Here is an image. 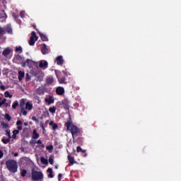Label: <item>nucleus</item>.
Segmentation results:
<instances>
[{"instance_id": "f257e3e1", "label": "nucleus", "mask_w": 181, "mask_h": 181, "mask_svg": "<svg viewBox=\"0 0 181 181\" xmlns=\"http://www.w3.org/2000/svg\"><path fill=\"white\" fill-rule=\"evenodd\" d=\"M65 127H66V131H70L73 138H74L75 135H77V134H80V129L74 125L71 120L66 122Z\"/></svg>"}, {"instance_id": "f03ea898", "label": "nucleus", "mask_w": 181, "mask_h": 181, "mask_svg": "<svg viewBox=\"0 0 181 181\" xmlns=\"http://www.w3.org/2000/svg\"><path fill=\"white\" fill-rule=\"evenodd\" d=\"M6 166L11 173L18 172V162L15 160L9 159L6 161Z\"/></svg>"}, {"instance_id": "7ed1b4c3", "label": "nucleus", "mask_w": 181, "mask_h": 181, "mask_svg": "<svg viewBox=\"0 0 181 181\" xmlns=\"http://www.w3.org/2000/svg\"><path fill=\"white\" fill-rule=\"evenodd\" d=\"M43 173L42 171H36L35 169L31 170V179L33 181H43Z\"/></svg>"}, {"instance_id": "20e7f679", "label": "nucleus", "mask_w": 181, "mask_h": 181, "mask_svg": "<svg viewBox=\"0 0 181 181\" xmlns=\"http://www.w3.org/2000/svg\"><path fill=\"white\" fill-rule=\"evenodd\" d=\"M62 105L64 110H70V102L69 101V100L64 99L62 101Z\"/></svg>"}, {"instance_id": "39448f33", "label": "nucleus", "mask_w": 181, "mask_h": 181, "mask_svg": "<svg viewBox=\"0 0 181 181\" xmlns=\"http://www.w3.org/2000/svg\"><path fill=\"white\" fill-rule=\"evenodd\" d=\"M55 73L59 84H67L66 76H63L62 78H59V75H57V72L56 71H55Z\"/></svg>"}, {"instance_id": "423d86ee", "label": "nucleus", "mask_w": 181, "mask_h": 181, "mask_svg": "<svg viewBox=\"0 0 181 181\" xmlns=\"http://www.w3.org/2000/svg\"><path fill=\"white\" fill-rule=\"evenodd\" d=\"M41 52H42V54H49V49L47 48V45H46V44L42 45Z\"/></svg>"}, {"instance_id": "0eeeda50", "label": "nucleus", "mask_w": 181, "mask_h": 181, "mask_svg": "<svg viewBox=\"0 0 181 181\" xmlns=\"http://www.w3.org/2000/svg\"><path fill=\"white\" fill-rule=\"evenodd\" d=\"M56 93L57 95H63V94H64V88L62 86L57 87L56 89Z\"/></svg>"}, {"instance_id": "6e6552de", "label": "nucleus", "mask_w": 181, "mask_h": 181, "mask_svg": "<svg viewBox=\"0 0 181 181\" xmlns=\"http://www.w3.org/2000/svg\"><path fill=\"white\" fill-rule=\"evenodd\" d=\"M56 62H57V64H58V66L63 65V64L64 63V60H63V56H58L56 58Z\"/></svg>"}, {"instance_id": "1a4fd4ad", "label": "nucleus", "mask_w": 181, "mask_h": 181, "mask_svg": "<svg viewBox=\"0 0 181 181\" xmlns=\"http://www.w3.org/2000/svg\"><path fill=\"white\" fill-rule=\"evenodd\" d=\"M48 66L49 64L47 61H40L39 64V67H40V69H47Z\"/></svg>"}, {"instance_id": "9d476101", "label": "nucleus", "mask_w": 181, "mask_h": 181, "mask_svg": "<svg viewBox=\"0 0 181 181\" xmlns=\"http://www.w3.org/2000/svg\"><path fill=\"white\" fill-rule=\"evenodd\" d=\"M40 136V135L39 134V133H37V131L36 130V129H33L32 139H38Z\"/></svg>"}, {"instance_id": "9b49d317", "label": "nucleus", "mask_w": 181, "mask_h": 181, "mask_svg": "<svg viewBox=\"0 0 181 181\" xmlns=\"http://www.w3.org/2000/svg\"><path fill=\"white\" fill-rule=\"evenodd\" d=\"M45 103H47L48 105H50V104L54 103V99H53V97L49 96L48 98H45Z\"/></svg>"}, {"instance_id": "f8f14e48", "label": "nucleus", "mask_w": 181, "mask_h": 181, "mask_svg": "<svg viewBox=\"0 0 181 181\" xmlns=\"http://www.w3.org/2000/svg\"><path fill=\"white\" fill-rule=\"evenodd\" d=\"M5 32L7 33H9L10 35H12L13 31H12V25L11 24H8L6 28H5Z\"/></svg>"}, {"instance_id": "ddd939ff", "label": "nucleus", "mask_w": 181, "mask_h": 181, "mask_svg": "<svg viewBox=\"0 0 181 181\" xmlns=\"http://www.w3.org/2000/svg\"><path fill=\"white\" fill-rule=\"evenodd\" d=\"M76 151L78 153L81 152L82 153H85L83 155L84 158H86V156H87V153H86V150H83V148H81V147L80 146H78L76 147Z\"/></svg>"}, {"instance_id": "4468645a", "label": "nucleus", "mask_w": 181, "mask_h": 181, "mask_svg": "<svg viewBox=\"0 0 181 181\" xmlns=\"http://www.w3.org/2000/svg\"><path fill=\"white\" fill-rule=\"evenodd\" d=\"M47 172V173H49L48 177H49L50 179H53V177H54V175H53V169L52 168H49Z\"/></svg>"}, {"instance_id": "2eb2a0df", "label": "nucleus", "mask_w": 181, "mask_h": 181, "mask_svg": "<svg viewBox=\"0 0 181 181\" xmlns=\"http://www.w3.org/2000/svg\"><path fill=\"white\" fill-rule=\"evenodd\" d=\"M39 35L42 42H49V38H47V36H46V35L41 33H39Z\"/></svg>"}, {"instance_id": "dca6fc26", "label": "nucleus", "mask_w": 181, "mask_h": 181, "mask_svg": "<svg viewBox=\"0 0 181 181\" xmlns=\"http://www.w3.org/2000/svg\"><path fill=\"white\" fill-rule=\"evenodd\" d=\"M25 77V72L22 71H18V80L19 81H22L23 80V78Z\"/></svg>"}, {"instance_id": "f3484780", "label": "nucleus", "mask_w": 181, "mask_h": 181, "mask_svg": "<svg viewBox=\"0 0 181 181\" xmlns=\"http://www.w3.org/2000/svg\"><path fill=\"white\" fill-rule=\"evenodd\" d=\"M25 109L31 111V110H33V105L29 102H27L25 103Z\"/></svg>"}, {"instance_id": "a211bd4d", "label": "nucleus", "mask_w": 181, "mask_h": 181, "mask_svg": "<svg viewBox=\"0 0 181 181\" xmlns=\"http://www.w3.org/2000/svg\"><path fill=\"white\" fill-rule=\"evenodd\" d=\"M8 18V16L6 15V13H5V11H2V13H1L0 19H3V21H6Z\"/></svg>"}, {"instance_id": "6ab92c4d", "label": "nucleus", "mask_w": 181, "mask_h": 181, "mask_svg": "<svg viewBox=\"0 0 181 181\" xmlns=\"http://www.w3.org/2000/svg\"><path fill=\"white\" fill-rule=\"evenodd\" d=\"M49 125L50 127H52V129H54V131H56V129H57L58 126L57 124L54 123L53 121H51L49 122Z\"/></svg>"}, {"instance_id": "aec40b11", "label": "nucleus", "mask_w": 181, "mask_h": 181, "mask_svg": "<svg viewBox=\"0 0 181 181\" xmlns=\"http://www.w3.org/2000/svg\"><path fill=\"white\" fill-rule=\"evenodd\" d=\"M30 144L31 145H36V144H38L39 145L42 144V140L39 139L37 141H36V140H30Z\"/></svg>"}, {"instance_id": "412c9836", "label": "nucleus", "mask_w": 181, "mask_h": 181, "mask_svg": "<svg viewBox=\"0 0 181 181\" xmlns=\"http://www.w3.org/2000/svg\"><path fill=\"white\" fill-rule=\"evenodd\" d=\"M10 54H11V49L9 48L5 49L2 53L3 56H4V57H6V56L9 55Z\"/></svg>"}, {"instance_id": "4be33fe9", "label": "nucleus", "mask_w": 181, "mask_h": 181, "mask_svg": "<svg viewBox=\"0 0 181 181\" xmlns=\"http://www.w3.org/2000/svg\"><path fill=\"white\" fill-rule=\"evenodd\" d=\"M68 160L71 165H74L76 163V161L74 160V157L70 156V155L68 156Z\"/></svg>"}, {"instance_id": "5701e85b", "label": "nucleus", "mask_w": 181, "mask_h": 181, "mask_svg": "<svg viewBox=\"0 0 181 181\" xmlns=\"http://www.w3.org/2000/svg\"><path fill=\"white\" fill-rule=\"evenodd\" d=\"M54 81V79L53 78L49 77L46 78V83L48 86H49V84H52Z\"/></svg>"}, {"instance_id": "b1692460", "label": "nucleus", "mask_w": 181, "mask_h": 181, "mask_svg": "<svg viewBox=\"0 0 181 181\" xmlns=\"http://www.w3.org/2000/svg\"><path fill=\"white\" fill-rule=\"evenodd\" d=\"M1 142H3V144H4V145H6L7 144H9V142H11V139H9V138L5 139V137H3L1 139Z\"/></svg>"}, {"instance_id": "393cba45", "label": "nucleus", "mask_w": 181, "mask_h": 181, "mask_svg": "<svg viewBox=\"0 0 181 181\" xmlns=\"http://www.w3.org/2000/svg\"><path fill=\"white\" fill-rule=\"evenodd\" d=\"M35 38H33V37H30L29 40L30 46H35Z\"/></svg>"}, {"instance_id": "a878e982", "label": "nucleus", "mask_w": 181, "mask_h": 181, "mask_svg": "<svg viewBox=\"0 0 181 181\" xmlns=\"http://www.w3.org/2000/svg\"><path fill=\"white\" fill-rule=\"evenodd\" d=\"M26 63H27V66L28 67L30 68L32 67V65L33 64V61H32V59H26Z\"/></svg>"}, {"instance_id": "bb28decb", "label": "nucleus", "mask_w": 181, "mask_h": 181, "mask_svg": "<svg viewBox=\"0 0 181 181\" xmlns=\"http://www.w3.org/2000/svg\"><path fill=\"white\" fill-rule=\"evenodd\" d=\"M26 175H28V170L23 169V170H21V175L22 177H25V176H26Z\"/></svg>"}, {"instance_id": "cd10ccee", "label": "nucleus", "mask_w": 181, "mask_h": 181, "mask_svg": "<svg viewBox=\"0 0 181 181\" xmlns=\"http://www.w3.org/2000/svg\"><path fill=\"white\" fill-rule=\"evenodd\" d=\"M19 107V102H18V100H16L12 105V108L13 110H16V107Z\"/></svg>"}, {"instance_id": "c85d7f7f", "label": "nucleus", "mask_w": 181, "mask_h": 181, "mask_svg": "<svg viewBox=\"0 0 181 181\" xmlns=\"http://www.w3.org/2000/svg\"><path fill=\"white\" fill-rule=\"evenodd\" d=\"M40 160L43 165H47V163H49V161L45 157H41Z\"/></svg>"}, {"instance_id": "c756f323", "label": "nucleus", "mask_w": 181, "mask_h": 181, "mask_svg": "<svg viewBox=\"0 0 181 181\" xmlns=\"http://www.w3.org/2000/svg\"><path fill=\"white\" fill-rule=\"evenodd\" d=\"M25 104H26L25 102V99H21L20 100V108H25Z\"/></svg>"}, {"instance_id": "7c9ffc66", "label": "nucleus", "mask_w": 181, "mask_h": 181, "mask_svg": "<svg viewBox=\"0 0 181 181\" xmlns=\"http://www.w3.org/2000/svg\"><path fill=\"white\" fill-rule=\"evenodd\" d=\"M56 110H57L56 106H53V107L49 108V112H52V114H55Z\"/></svg>"}, {"instance_id": "2f4dec72", "label": "nucleus", "mask_w": 181, "mask_h": 181, "mask_svg": "<svg viewBox=\"0 0 181 181\" xmlns=\"http://www.w3.org/2000/svg\"><path fill=\"white\" fill-rule=\"evenodd\" d=\"M4 97H6V98H12V95L7 90L4 93Z\"/></svg>"}, {"instance_id": "473e14b6", "label": "nucleus", "mask_w": 181, "mask_h": 181, "mask_svg": "<svg viewBox=\"0 0 181 181\" xmlns=\"http://www.w3.org/2000/svg\"><path fill=\"white\" fill-rule=\"evenodd\" d=\"M14 59L17 60V62H21V60H22V56L19 54L15 55Z\"/></svg>"}, {"instance_id": "72a5a7b5", "label": "nucleus", "mask_w": 181, "mask_h": 181, "mask_svg": "<svg viewBox=\"0 0 181 181\" xmlns=\"http://www.w3.org/2000/svg\"><path fill=\"white\" fill-rule=\"evenodd\" d=\"M21 113L23 114V115H28V111L25 110V107L21 108Z\"/></svg>"}, {"instance_id": "f704fd0d", "label": "nucleus", "mask_w": 181, "mask_h": 181, "mask_svg": "<svg viewBox=\"0 0 181 181\" xmlns=\"http://www.w3.org/2000/svg\"><path fill=\"white\" fill-rule=\"evenodd\" d=\"M5 118L6 119H7V121L9 122H11V120L12 119V117H11V115H9V114L6 113L5 115Z\"/></svg>"}, {"instance_id": "c9c22d12", "label": "nucleus", "mask_w": 181, "mask_h": 181, "mask_svg": "<svg viewBox=\"0 0 181 181\" xmlns=\"http://www.w3.org/2000/svg\"><path fill=\"white\" fill-rule=\"evenodd\" d=\"M1 126L4 129H6V128H9V124L8 123L3 122L1 123Z\"/></svg>"}, {"instance_id": "e433bc0d", "label": "nucleus", "mask_w": 181, "mask_h": 181, "mask_svg": "<svg viewBox=\"0 0 181 181\" xmlns=\"http://www.w3.org/2000/svg\"><path fill=\"white\" fill-rule=\"evenodd\" d=\"M6 135L7 136H8L9 139L12 138V136H11V130L10 129L6 130Z\"/></svg>"}, {"instance_id": "4c0bfd02", "label": "nucleus", "mask_w": 181, "mask_h": 181, "mask_svg": "<svg viewBox=\"0 0 181 181\" xmlns=\"http://www.w3.org/2000/svg\"><path fill=\"white\" fill-rule=\"evenodd\" d=\"M31 35H32L31 37H33L34 39L35 37V40H37V37L36 36V33L35 31H33L31 33Z\"/></svg>"}, {"instance_id": "58836bf2", "label": "nucleus", "mask_w": 181, "mask_h": 181, "mask_svg": "<svg viewBox=\"0 0 181 181\" xmlns=\"http://www.w3.org/2000/svg\"><path fill=\"white\" fill-rule=\"evenodd\" d=\"M5 33V28L0 26V35H4Z\"/></svg>"}, {"instance_id": "ea45409f", "label": "nucleus", "mask_w": 181, "mask_h": 181, "mask_svg": "<svg viewBox=\"0 0 181 181\" xmlns=\"http://www.w3.org/2000/svg\"><path fill=\"white\" fill-rule=\"evenodd\" d=\"M72 88L74 90H75L76 91H78V90H80V87L76 86V85H72Z\"/></svg>"}, {"instance_id": "a19ab883", "label": "nucleus", "mask_w": 181, "mask_h": 181, "mask_svg": "<svg viewBox=\"0 0 181 181\" xmlns=\"http://www.w3.org/2000/svg\"><path fill=\"white\" fill-rule=\"evenodd\" d=\"M22 47L21 46L16 47V52H21L22 53Z\"/></svg>"}, {"instance_id": "79ce46f5", "label": "nucleus", "mask_w": 181, "mask_h": 181, "mask_svg": "<svg viewBox=\"0 0 181 181\" xmlns=\"http://www.w3.org/2000/svg\"><path fill=\"white\" fill-rule=\"evenodd\" d=\"M47 151H52L53 150V145H49L46 147Z\"/></svg>"}, {"instance_id": "37998d69", "label": "nucleus", "mask_w": 181, "mask_h": 181, "mask_svg": "<svg viewBox=\"0 0 181 181\" xmlns=\"http://www.w3.org/2000/svg\"><path fill=\"white\" fill-rule=\"evenodd\" d=\"M40 128H42V131H46V129H45V124L43 122H41L40 124Z\"/></svg>"}, {"instance_id": "c03bdc74", "label": "nucleus", "mask_w": 181, "mask_h": 181, "mask_svg": "<svg viewBox=\"0 0 181 181\" xmlns=\"http://www.w3.org/2000/svg\"><path fill=\"white\" fill-rule=\"evenodd\" d=\"M13 18L14 19H18V18H19V15L15 13H13V15H12Z\"/></svg>"}, {"instance_id": "a18cd8bd", "label": "nucleus", "mask_w": 181, "mask_h": 181, "mask_svg": "<svg viewBox=\"0 0 181 181\" xmlns=\"http://www.w3.org/2000/svg\"><path fill=\"white\" fill-rule=\"evenodd\" d=\"M33 121H35V122H39V119L36 117V116H33L32 117Z\"/></svg>"}, {"instance_id": "49530a36", "label": "nucleus", "mask_w": 181, "mask_h": 181, "mask_svg": "<svg viewBox=\"0 0 181 181\" xmlns=\"http://www.w3.org/2000/svg\"><path fill=\"white\" fill-rule=\"evenodd\" d=\"M49 162L50 165H53V163H54V160L52 158H49Z\"/></svg>"}, {"instance_id": "de8ad7c7", "label": "nucleus", "mask_w": 181, "mask_h": 181, "mask_svg": "<svg viewBox=\"0 0 181 181\" xmlns=\"http://www.w3.org/2000/svg\"><path fill=\"white\" fill-rule=\"evenodd\" d=\"M23 123L21 120H18L16 122L17 127L22 126Z\"/></svg>"}, {"instance_id": "09e8293b", "label": "nucleus", "mask_w": 181, "mask_h": 181, "mask_svg": "<svg viewBox=\"0 0 181 181\" xmlns=\"http://www.w3.org/2000/svg\"><path fill=\"white\" fill-rule=\"evenodd\" d=\"M13 134L14 135H18V134H19V130H17V129L13 130Z\"/></svg>"}, {"instance_id": "8fccbe9b", "label": "nucleus", "mask_w": 181, "mask_h": 181, "mask_svg": "<svg viewBox=\"0 0 181 181\" xmlns=\"http://www.w3.org/2000/svg\"><path fill=\"white\" fill-rule=\"evenodd\" d=\"M62 177H63V174L59 173V174L58 175V180H59V181L62 180Z\"/></svg>"}, {"instance_id": "3c124183", "label": "nucleus", "mask_w": 181, "mask_h": 181, "mask_svg": "<svg viewBox=\"0 0 181 181\" xmlns=\"http://www.w3.org/2000/svg\"><path fill=\"white\" fill-rule=\"evenodd\" d=\"M21 66H22V67H26V66H28L26 61L24 62H22V63H21Z\"/></svg>"}, {"instance_id": "603ef678", "label": "nucleus", "mask_w": 181, "mask_h": 181, "mask_svg": "<svg viewBox=\"0 0 181 181\" xmlns=\"http://www.w3.org/2000/svg\"><path fill=\"white\" fill-rule=\"evenodd\" d=\"M4 158V152H2L1 150H0V159H2Z\"/></svg>"}, {"instance_id": "864d4df0", "label": "nucleus", "mask_w": 181, "mask_h": 181, "mask_svg": "<svg viewBox=\"0 0 181 181\" xmlns=\"http://www.w3.org/2000/svg\"><path fill=\"white\" fill-rule=\"evenodd\" d=\"M0 88H1V90H2L3 91H5V90H6L5 86H4V85H1V86H0Z\"/></svg>"}, {"instance_id": "5fc2aeb1", "label": "nucleus", "mask_w": 181, "mask_h": 181, "mask_svg": "<svg viewBox=\"0 0 181 181\" xmlns=\"http://www.w3.org/2000/svg\"><path fill=\"white\" fill-rule=\"evenodd\" d=\"M22 129H23V127H22V126H18L17 127V131H22Z\"/></svg>"}, {"instance_id": "6e6d98bb", "label": "nucleus", "mask_w": 181, "mask_h": 181, "mask_svg": "<svg viewBox=\"0 0 181 181\" xmlns=\"http://www.w3.org/2000/svg\"><path fill=\"white\" fill-rule=\"evenodd\" d=\"M23 160H25V162H28V160H29V158L24 157V158H23Z\"/></svg>"}, {"instance_id": "4d7b16f0", "label": "nucleus", "mask_w": 181, "mask_h": 181, "mask_svg": "<svg viewBox=\"0 0 181 181\" xmlns=\"http://www.w3.org/2000/svg\"><path fill=\"white\" fill-rule=\"evenodd\" d=\"M13 154V156H15V158L19 156V153H12Z\"/></svg>"}, {"instance_id": "13d9d810", "label": "nucleus", "mask_w": 181, "mask_h": 181, "mask_svg": "<svg viewBox=\"0 0 181 181\" xmlns=\"http://www.w3.org/2000/svg\"><path fill=\"white\" fill-rule=\"evenodd\" d=\"M20 16H21V18H24L25 17V16H23V11H21L20 13Z\"/></svg>"}, {"instance_id": "bf43d9fd", "label": "nucleus", "mask_w": 181, "mask_h": 181, "mask_svg": "<svg viewBox=\"0 0 181 181\" xmlns=\"http://www.w3.org/2000/svg\"><path fill=\"white\" fill-rule=\"evenodd\" d=\"M4 103L3 102V100H1V102H0V107H2V105H4Z\"/></svg>"}, {"instance_id": "052dcab7", "label": "nucleus", "mask_w": 181, "mask_h": 181, "mask_svg": "<svg viewBox=\"0 0 181 181\" xmlns=\"http://www.w3.org/2000/svg\"><path fill=\"white\" fill-rule=\"evenodd\" d=\"M4 107H6V108H8V106L9 105V104H8V103H4Z\"/></svg>"}, {"instance_id": "680f3d73", "label": "nucleus", "mask_w": 181, "mask_h": 181, "mask_svg": "<svg viewBox=\"0 0 181 181\" xmlns=\"http://www.w3.org/2000/svg\"><path fill=\"white\" fill-rule=\"evenodd\" d=\"M12 138H13V139H15L16 138V134H13L12 135Z\"/></svg>"}, {"instance_id": "e2e57ef3", "label": "nucleus", "mask_w": 181, "mask_h": 181, "mask_svg": "<svg viewBox=\"0 0 181 181\" xmlns=\"http://www.w3.org/2000/svg\"><path fill=\"white\" fill-rule=\"evenodd\" d=\"M1 101H3L4 103H6L7 100H6V98H4Z\"/></svg>"}, {"instance_id": "0e129e2a", "label": "nucleus", "mask_w": 181, "mask_h": 181, "mask_svg": "<svg viewBox=\"0 0 181 181\" xmlns=\"http://www.w3.org/2000/svg\"><path fill=\"white\" fill-rule=\"evenodd\" d=\"M37 94L41 95V94H42V93L40 92V91L38 90H37Z\"/></svg>"}, {"instance_id": "69168bd1", "label": "nucleus", "mask_w": 181, "mask_h": 181, "mask_svg": "<svg viewBox=\"0 0 181 181\" xmlns=\"http://www.w3.org/2000/svg\"><path fill=\"white\" fill-rule=\"evenodd\" d=\"M24 125H25V127H28V123L25 122Z\"/></svg>"}, {"instance_id": "338daca9", "label": "nucleus", "mask_w": 181, "mask_h": 181, "mask_svg": "<svg viewBox=\"0 0 181 181\" xmlns=\"http://www.w3.org/2000/svg\"><path fill=\"white\" fill-rule=\"evenodd\" d=\"M55 169H59V165H55Z\"/></svg>"}, {"instance_id": "774afa93", "label": "nucleus", "mask_w": 181, "mask_h": 181, "mask_svg": "<svg viewBox=\"0 0 181 181\" xmlns=\"http://www.w3.org/2000/svg\"><path fill=\"white\" fill-rule=\"evenodd\" d=\"M41 147H42V148H45V144H42V145H41Z\"/></svg>"}]
</instances>
